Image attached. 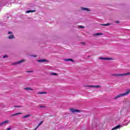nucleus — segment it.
Returning <instances> with one entry per match:
<instances>
[{"mask_svg": "<svg viewBox=\"0 0 130 130\" xmlns=\"http://www.w3.org/2000/svg\"><path fill=\"white\" fill-rule=\"evenodd\" d=\"M8 34H12L13 32L12 31H9Z\"/></svg>", "mask_w": 130, "mask_h": 130, "instance_id": "a878e982", "label": "nucleus"}, {"mask_svg": "<svg viewBox=\"0 0 130 130\" xmlns=\"http://www.w3.org/2000/svg\"><path fill=\"white\" fill-rule=\"evenodd\" d=\"M19 114H22V113H16L11 115V116H16V115H19Z\"/></svg>", "mask_w": 130, "mask_h": 130, "instance_id": "4468645a", "label": "nucleus"}, {"mask_svg": "<svg viewBox=\"0 0 130 130\" xmlns=\"http://www.w3.org/2000/svg\"><path fill=\"white\" fill-rule=\"evenodd\" d=\"M14 107L15 108H21L22 107L21 106H14Z\"/></svg>", "mask_w": 130, "mask_h": 130, "instance_id": "412c9836", "label": "nucleus"}, {"mask_svg": "<svg viewBox=\"0 0 130 130\" xmlns=\"http://www.w3.org/2000/svg\"><path fill=\"white\" fill-rule=\"evenodd\" d=\"M79 28H81L83 29V28H85V26H80Z\"/></svg>", "mask_w": 130, "mask_h": 130, "instance_id": "4be33fe9", "label": "nucleus"}, {"mask_svg": "<svg viewBox=\"0 0 130 130\" xmlns=\"http://www.w3.org/2000/svg\"><path fill=\"white\" fill-rule=\"evenodd\" d=\"M34 12H35V10H28V11H26V12L27 14H29V13H34Z\"/></svg>", "mask_w": 130, "mask_h": 130, "instance_id": "2eb2a0df", "label": "nucleus"}, {"mask_svg": "<svg viewBox=\"0 0 130 130\" xmlns=\"http://www.w3.org/2000/svg\"><path fill=\"white\" fill-rule=\"evenodd\" d=\"M23 61H25V60H19L18 62H16L15 63H12V64H14V65L19 64V63H21V62H23Z\"/></svg>", "mask_w": 130, "mask_h": 130, "instance_id": "39448f33", "label": "nucleus"}, {"mask_svg": "<svg viewBox=\"0 0 130 130\" xmlns=\"http://www.w3.org/2000/svg\"><path fill=\"white\" fill-rule=\"evenodd\" d=\"M81 10H82V11H87V12H89V11H90V10H89V9L86 8H81Z\"/></svg>", "mask_w": 130, "mask_h": 130, "instance_id": "f8f14e48", "label": "nucleus"}, {"mask_svg": "<svg viewBox=\"0 0 130 130\" xmlns=\"http://www.w3.org/2000/svg\"><path fill=\"white\" fill-rule=\"evenodd\" d=\"M83 44L85 45V43H83Z\"/></svg>", "mask_w": 130, "mask_h": 130, "instance_id": "c756f323", "label": "nucleus"}, {"mask_svg": "<svg viewBox=\"0 0 130 130\" xmlns=\"http://www.w3.org/2000/svg\"><path fill=\"white\" fill-rule=\"evenodd\" d=\"M9 39H13V38H15V37L13 35H12L11 36H10L8 37Z\"/></svg>", "mask_w": 130, "mask_h": 130, "instance_id": "dca6fc26", "label": "nucleus"}, {"mask_svg": "<svg viewBox=\"0 0 130 130\" xmlns=\"http://www.w3.org/2000/svg\"><path fill=\"white\" fill-rule=\"evenodd\" d=\"M31 116V115L30 114H28V115H25V116H23V118H27V117H29Z\"/></svg>", "mask_w": 130, "mask_h": 130, "instance_id": "f3484780", "label": "nucleus"}, {"mask_svg": "<svg viewBox=\"0 0 130 130\" xmlns=\"http://www.w3.org/2000/svg\"><path fill=\"white\" fill-rule=\"evenodd\" d=\"M115 23H116L117 24H118L119 23V21H116Z\"/></svg>", "mask_w": 130, "mask_h": 130, "instance_id": "cd10ccee", "label": "nucleus"}, {"mask_svg": "<svg viewBox=\"0 0 130 130\" xmlns=\"http://www.w3.org/2000/svg\"><path fill=\"white\" fill-rule=\"evenodd\" d=\"M100 35H102V34L101 33H98L93 35V36H99Z\"/></svg>", "mask_w": 130, "mask_h": 130, "instance_id": "a211bd4d", "label": "nucleus"}, {"mask_svg": "<svg viewBox=\"0 0 130 130\" xmlns=\"http://www.w3.org/2000/svg\"><path fill=\"white\" fill-rule=\"evenodd\" d=\"M119 127H121V125H118L115 126L114 127H113L112 129V130L118 129V128H119Z\"/></svg>", "mask_w": 130, "mask_h": 130, "instance_id": "1a4fd4ad", "label": "nucleus"}, {"mask_svg": "<svg viewBox=\"0 0 130 130\" xmlns=\"http://www.w3.org/2000/svg\"><path fill=\"white\" fill-rule=\"evenodd\" d=\"M31 56H34V57H37V55H31Z\"/></svg>", "mask_w": 130, "mask_h": 130, "instance_id": "b1692460", "label": "nucleus"}, {"mask_svg": "<svg viewBox=\"0 0 130 130\" xmlns=\"http://www.w3.org/2000/svg\"><path fill=\"white\" fill-rule=\"evenodd\" d=\"M40 107L41 108H43V106H40Z\"/></svg>", "mask_w": 130, "mask_h": 130, "instance_id": "c85d7f7f", "label": "nucleus"}, {"mask_svg": "<svg viewBox=\"0 0 130 130\" xmlns=\"http://www.w3.org/2000/svg\"><path fill=\"white\" fill-rule=\"evenodd\" d=\"M130 75L129 73H126L124 74H112V76L113 77H123L124 76H128Z\"/></svg>", "mask_w": 130, "mask_h": 130, "instance_id": "f03ea898", "label": "nucleus"}, {"mask_svg": "<svg viewBox=\"0 0 130 130\" xmlns=\"http://www.w3.org/2000/svg\"><path fill=\"white\" fill-rule=\"evenodd\" d=\"M110 25H111L110 23L101 24V26H109Z\"/></svg>", "mask_w": 130, "mask_h": 130, "instance_id": "ddd939ff", "label": "nucleus"}, {"mask_svg": "<svg viewBox=\"0 0 130 130\" xmlns=\"http://www.w3.org/2000/svg\"><path fill=\"white\" fill-rule=\"evenodd\" d=\"M12 129V127L8 128L6 130H11Z\"/></svg>", "mask_w": 130, "mask_h": 130, "instance_id": "bb28decb", "label": "nucleus"}, {"mask_svg": "<svg viewBox=\"0 0 130 130\" xmlns=\"http://www.w3.org/2000/svg\"><path fill=\"white\" fill-rule=\"evenodd\" d=\"M129 93H130V89H127L125 93H120V94H118V95L115 96L113 98V100H115L118 98H120V97H123V96H126V95H128V94H129Z\"/></svg>", "mask_w": 130, "mask_h": 130, "instance_id": "f257e3e1", "label": "nucleus"}, {"mask_svg": "<svg viewBox=\"0 0 130 130\" xmlns=\"http://www.w3.org/2000/svg\"><path fill=\"white\" fill-rule=\"evenodd\" d=\"M84 87H88L89 88H101L100 85H85Z\"/></svg>", "mask_w": 130, "mask_h": 130, "instance_id": "20e7f679", "label": "nucleus"}, {"mask_svg": "<svg viewBox=\"0 0 130 130\" xmlns=\"http://www.w3.org/2000/svg\"><path fill=\"white\" fill-rule=\"evenodd\" d=\"M27 73H33V71H28L26 72Z\"/></svg>", "mask_w": 130, "mask_h": 130, "instance_id": "393cba45", "label": "nucleus"}, {"mask_svg": "<svg viewBox=\"0 0 130 130\" xmlns=\"http://www.w3.org/2000/svg\"><path fill=\"white\" fill-rule=\"evenodd\" d=\"M69 110H70L72 113H75L76 112H81L80 110H77L74 108H70L69 109Z\"/></svg>", "mask_w": 130, "mask_h": 130, "instance_id": "7ed1b4c3", "label": "nucleus"}, {"mask_svg": "<svg viewBox=\"0 0 130 130\" xmlns=\"http://www.w3.org/2000/svg\"><path fill=\"white\" fill-rule=\"evenodd\" d=\"M38 62H46V61H47V60L45 59H39L37 60Z\"/></svg>", "mask_w": 130, "mask_h": 130, "instance_id": "423d86ee", "label": "nucleus"}, {"mask_svg": "<svg viewBox=\"0 0 130 130\" xmlns=\"http://www.w3.org/2000/svg\"><path fill=\"white\" fill-rule=\"evenodd\" d=\"M101 59H105V60H110L111 59V58L108 57H102L100 58Z\"/></svg>", "mask_w": 130, "mask_h": 130, "instance_id": "9b49d317", "label": "nucleus"}, {"mask_svg": "<svg viewBox=\"0 0 130 130\" xmlns=\"http://www.w3.org/2000/svg\"><path fill=\"white\" fill-rule=\"evenodd\" d=\"M8 122H9V120H6V121H4L0 123V126H2L3 125H4V124H6V123H8Z\"/></svg>", "mask_w": 130, "mask_h": 130, "instance_id": "6e6552de", "label": "nucleus"}, {"mask_svg": "<svg viewBox=\"0 0 130 130\" xmlns=\"http://www.w3.org/2000/svg\"><path fill=\"white\" fill-rule=\"evenodd\" d=\"M24 90H25L26 91H33L34 89L31 87H25Z\"/></svg>", "mask_w": 130, "mask_h": 130, "instance_id": "0eeeda50", "label": "nucleus"}, {"mask_svg": "<svg viewBox=\"0 0 130 130\" xmlns=\"http://www.w3.org/2000/svg\"><path fill=\"white\" fill-rule=\"evenodd\" d=\"M6 57H8V56L7 55H5L3 56V58H6Z\"/></svg>", "mask_w": 130, "mask_h": 130, "instance_id": "5701e85b", "label": "nucleus"}, {"mask_svg": "<svg viewBox=\"0 0 130 130\" xmlns=\"http://www.w3.org/2000/svg\"><path fill=\"white\" fill-rule=\"evenodd\" d=\"M64 60L65 61H72V62H75V61L73 59H71V58L64 59Z\"/></svg>", "mask_w": 130, "mask_h": 130, "instance_id": "9d476101", "label": "nucleus"}, {"mask_svg": "<svg viewBox=\"0 0 130 130\" xmlns=\"http://www.w3.org/2000/svg\"><path fill=\"white\" fill-rule=\"evenodd\" d=\"M38 94H47V92H38Z\"/></svg>", "mask_w": 130, "mask_h": 130, "instance_id": "aec40b11", "label": "nucleus"}, {"mask_svg": "<svg viewBox=\"0 0 130 130\" xmlns=\"http://www.w3.org/2000/svg\"><path fill=\"white\" fill-rule=\"evenodd\" d=\"M50 75H51L52 76H57V74L55 73H51Z\"/></svg>", "mask_w": 130, "mask_h": 130, "instance_id": "6ab92c4d", "label": "nucleus"}]
</instances>
